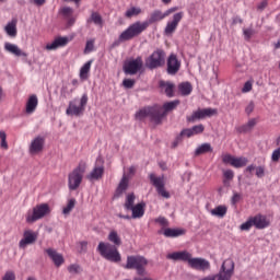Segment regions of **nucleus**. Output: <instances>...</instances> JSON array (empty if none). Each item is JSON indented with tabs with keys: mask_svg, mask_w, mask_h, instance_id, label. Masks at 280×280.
<instances>
[{
	"mask_svg": "<svg viewBox=\"0 0 280 280\" xmlns=\"http://www.w3.org/2000/svg\"><path fill=\"white\" fill-rule=\"evenodd\" d=\"M107 240L112 244L104 242L98 243L97 252L100 253L101 257H103L107 261H112L113 264H119V261H121V254H119V249H117V246H121V236H119L117 230H112L109 231Z\"/></svg>",
	"mask_w": 280,
	"mask_h": 280,
	"instance_id": "f257e3e1",
	"label": "nucleus"
},
{
	"mask_svg": "<svg viewBox=\"0 0 280 280\" xmlns=\"http://www.w3.org/2000/svg\"><path fill=\"white\" fill-rule=\"evenodd\" d=\"M163 12L161 11H154L151 14V18L148 21L141 22H135L131 25H129L118 37L119 43H126L128 40H132V38H137V36H141L148 27H150V23H156L159 21H163Z\"/></svg>",
	"mask_w": 280,
	"mask_h": 280,
	"instance_id": "f03ea898",
	"label": "nucleus"
},
{
	"mask_svg": "<svg viewBox=\"0 0 280 280\" xmlns=\"http://www.w3.org/2000/svg\"><path fill=\"white\" fill-rule=\"evenodd\" d=\"M148 267V260L141 255L127 256V262L122 266L125 270H136L140 277H145V268Z\"/></svg>",
	"mask_w": 280,
	"mask_h": 280,
	"instance_id": "7ed1b4c3",
	"label": "nucleus"
},
{
	"mask_svg": "<svg viewBox=\"0 0 280 280\" xmlns=\"http://www.w3.org/2000/svg\"><path fill=\"white\" fill-rule=\"evenodd\" d=\"M145 117H150L153 124L159 125L163 121V117H165V114L161 113V106L159 105L152 107H144L136 113V119H138V121H143Z\"/></svg>",
	"mask_w": 280,
	"mask_h": 280,
	"instance_id": "20e7f679",
	"label": "nucleus"
},
{
	"mask_svg": "<svg viewBox=\"0 0 280 280\" xmlns=\"http://www.w3.org/2000/svg\"><path fill=\"white\" fill-rule=\"evenodd\" d=\"M235 272V262L233 259H226L223 261L219 273L208 276L199 280H231Z\"/></svg>",
	"mask_w": 280,
	"mask_h": 280,
	"instance_id": "39448f33",
	"label": "nucleus"
},
{
	"mask_svg": "<svg viewBox=\"0 0 280 280\" xmlns=\"http://www.w3.org/2000/svg\"><path fill=\"white\" fill-rule=\"evenodd\" d=\"M86 104H89V95L83 94L80 100L74 98L69 102L68 108L66 109V114L70 115L71 117H80L84 115Z\"/></svg>",
	"mask_w": 280,
	"mask_h": 280,
	"instance_id": "423d86ee",
	"label": "nucleus"
},
{
	"mask_svg": "<svg viewBox=\"0 0 280 280\" xmlns=\"http://www.w3.org/2000/svg\"><path fill=\"white\" fill-rule=\"evenodd\" d=\"M84 172H86V163L81 162L68 175V187L71 191H75V189H78V187L82 185V178H84Z\"/></svg>",
	"mask_w": 280,
	"mask_h": 280,
	"instance_id": "0eeeda50",
	"label": "nucleus"
},
{
	"mask_svg": "<svg viewBox=\"0 0 280 280\" xmlns=\"http://www.w3.org/2000/svg\"><path fill=\"white\" fill-rule=\"evenodd\" d=\"M51 210L49 209L48 203H40L33 208V211H28L26 213V222L28 224H34V222H38V220H43L45 215H49Z\"/></svg>",
	"mask_w": 280,
	"mask_h": 280,
	"instance_id": "6e6552de",
	"label": "nucleus"
},
{
	"mask_svg": "<svg viewBox=\"0 0 280 280\" xmlns=\"http://www.w3.org/2000/svg\"><path fill=\"white\" fill-rule=\"evenodd\" d=\"M215 115H218L217 108H198L197 110L192 112L190 116H187L186 119L189 124H195V121L207 119V117H214Z\"/></svg>",
	"mask_w": 280,
	"mask_h": 280,
	"instance_id": "1a4fd4ad",
	"label": "nucleus"
},
{
	"mask_svg": "<svg viewBox=\"0 0 280 280\" xmlns=\"http://www.w3.org/2000/svg\"><path fill=\"white\" fill-rule=\"evenodd\" d=\"M145 65L148 69H159V67H163V65H165V50L156 49L153 51L147 59Z\"/></svg>",
	"mask_w": 280,
	"mask_h": 280,
	"instance_id": "9d476101",
	"label": "nucleus"
},
{
	"mask_svg": "<svg viewBox=\"0 0 280 280\" xmlns=\"http://www.w3.org/2000/svg\"><path fill=\"white\" fill-rule=\"evenodd\" d=\"M141 69H143V58L141 57L126 61L122 66L126 75H137Z\"/></svg>",
	"mask_w": 280,
	"mask_h": 280,
	"instance_id": "9b49d317",
	"label": "nucleus"
},
{
	"mask_svg": "<svg viewBox=\"0 0 280 280\" xmlns=\"http://www.w3.org/2000/svg\"><path fill=\"white\" fill-rule=\"evenodd\" d=\"M150 178V183L153 185V187H155L159 196H162V198H166L168 199L170 192L165 190V177L163 176H156V174L151 173L149 175Z\"/></svg>",
	"mask_w": 280,
	"mask_h": 280,
	"instance_id": "f8f14e48",
	"label": "nucleus"
},
{
	"mask_svg": "<svg viewBox=\"0 0 280 280\" xmlns=\"http://www.w3.org/2000/svg\"><path fill=\"white\" fill-rule=\"evenodd\" d=\"M183 16H185V13L183 12L175 13L173 15V20L166 23V26L164 28V34L166 36H172V34H174V32L178 30V24L180 23V21H183Z\"/></svg>",
	"mask_w": 280,
	"mask_h": 280,
	"instance_id": "ddd939ff",
	"label": "nucleus"
},
{
	"mask_svg": "<svg viewBox=\"0 0 280 280\" xmlns=\"http://www.w3.org/2000/svg\"><path fill=\"white\" fill-rule=\"evenodd\" d=\"M189 268H192V270H200L201 272H205L206 270L211 269V262L205 258H194L190 256V260H188Z\"/></svg>",
	"mask_w": 280,
	"mask_h": 280,
	"instance_id": "4468645a",
	"label": "nucleus"
},
{
	"mask_svg": "<svg viewBox=\"0 0 280 280\" xmlns=\"http://www.w3.org/2000/svg\"><path fill=\"white\" fill-rule=\"evenodd\" d=\"M180 60L175 54H171L166 60V71L168 75H176L180 71Z\"/></svg>",
	"mask_w": 280,
	"mask_h": 280,
	"instance_id": "2eb2a0df",
	"label": "nucleus"
},
{
	"mask_svg": "<svg viewBox=\"0 0 280 280\" xmlns=\"http://www.w3.org/2000/svg\"><path fill=\"white\" fill-rule=\"evenodd\" d=\"M38 240V233L32 231V230H26L23 233V238L19 243L20 248H27V246L32 244H36V241Z\"/></svg>",
	"mask_w": 280,
	"mask_h": 280,
	"instance_id": "dca6fc26",
	"label": "nucleus"
},
{
	"mask_svg": "<svg viewBox=\"0 0 280 280\" xmlns=\"http://www.w3.org/2000/svg\"><path fill=\"white\" fill-rule=\"evenodd\" d=\"M223 163H226L229 165H232V167H246V165L248 164V159L241 156V158H235L231 154H225L222 158Z\"/></svg>",
	"mask_w": 280,
	"mask_h": 280,
	"instance_id": "f3484780",
	"label": "nucleus"
},
{
	"mask_svg": "<svg viewBox=\"0 0 280 280\" xmlns=\"http://www.w3.org/2000/svg\"><path fill=\"white\" fill-rule=\"evenodd\" d=\"M104 176V160L97 158L92 172L86 176L88 180H100Z\"/></svg>",
	"mask_w": 280,
	"mask_h": 280,
	"instance_id": "a211bd4d",
	"label": "nucleus"
},
{
	"mask_svg": "<svg viewBox=\"0 0 280 280\" xmlns=\"http://www.w3.org/2000/svg\"><path fill=\"white\" fill-rule=\"evenodd\" d=\"M45 253L48 255L49 259H51L52 264L56 266V268H60L62 264H65V256L62 254L58 253V250L54 248H47L45 249Z\"/></svg>",
	"mask_w": 280,
	"mask_h": 280,
	"instance_id": "6ab92c4d",
	"label": "nucleus"
},
{
	"mask_svg": "<svg viewBox=\"0 0 280 280\" xmlns=\"http://www.w3.org/2000/svg\"><path fill=\"white\" fill-rule=\"evenodd\" d=\"M166 258L172 259L173 261H186L189 264V260L191 259V253L187 250L174 252L167 254Z\"/></svg>",
	"mask_w": 280,
	"mask_h": 280,
	"instance_id": "aec40b11",
	"label": "nucleus"
},
{
	"mask_svg": "<svg viewBox=\"0 0 280 280\" xmlns=\"http://www.w3.org/2000/svg\"><path fill=\"white\" fill-rule=\"evenodd\" d=\"M45 148V138L38 136L31 142L30 154H39V152Z\"/></svg>",
	"mask_w": 280,
	"mask_h": 280,
	"instance_id": "412c9836",
	"label": "nucleus"
},
{
	"mask_svg": "<svg viewBox=\"0 0 280 280\" xmlns=\"http://www.w3.org/2000/svg\"><path fill=\"white\" fill-rule=\"evenodd\" d=\"M68 44L69 37H57L52 43L47 44L45 49L47 51H55V49H58L59 47H67Z\"/></svg>",
	"mask_w": 280,
	"mask_h": 280,
	"instance_id": "4be33fe9",
	"label": "nucleus"
},
{
	"mask_svg": "<svg viewBox=\"0 0 280 280\" xmlns=\"http://www.w3.org/2000/svg\"><path fill=\"white\" fill-rule=\"evenodd\" d=\"M36 108H38V96L36 94H33L26 101L25 113L27 115H32L36 113Z\"/></svg>",
	"mask_w": 280,
	"mask_h": 280,
	"instance_id": "5701e85b",
	"label": "nucleus"
},
{
	"mask_svg": "<svg viewBox=\"0 0 280 280\" xmlns=\"http://www.w3.org/2000/svg\"><path fill=\"white\" fill-rule=\"evenodd\" d=\"M160 91L165 93L167 97H174V89L176 85L170 81H160L159 82Z\"/></svg>",
	"mask_w": 280,
	"mask_h": 280,
	"instance_id": "b1692460",
	"label": "nucleus"
},
{
	"mask_svg": "<svg viewBox=\"0 0 280 280\" xmlns=\"http://www.w3.org/2000/svg\"><path fill=\"white\" fill-rule=\"evenodd\" d=\"M4 49L9 52L12 54L13 56L19 57H23V58H27V52L21 50V48H19L18 45L12 44V43H4Z\"/></svg>",
	"mask_w": 280,
	"mask_h": 280,
	"instance_id": "393cba45",
	"label": "nucleus"
},
{
	"mask_svg": "<svg viewBox=\"0 0 280 280\" xmlns=\"http://www.w3.org/2000/svg\"><path fill=\"white\" fill-rule=\"evenodd\" d=\"M129 185H130V178H128V175H124L118 184V187L116 188V196L119 197L126 194Z\"/></svg>",
	"mask_w": 280,
	"mask_h": 280,
	"instance_id": "a878e982",
	"label": "nucleus"
},
{
	"mask_svg": "<svg viewBox=\"0 0 280 280\" xmlns=\"http://www.w3.org/2000/svg\"><path fill=\"white\" fill-rule=\"evenodd\" d=\"M250 218H252V222L256 229H266L270 224V222H268L266 217H264L261 214H257V215L250 217Z\"/></svg>",
	"mask_w": 280,
	"mask_h": 280,
	"instance_id": "bb28decb",
	"label": "nucleus"
},
{
	"mask_svg": "<svg viewBox=\"0 0 280 280\" xmlns=\"http://www.w3.org/2000/svg\"><path fill=\"white\" fill-rule=\"evenodd\" d=\"M133 220L143 218L145 215V202L136 205L131 210Z\"/></svg>",
	"mask_w": 280,
	"mask_h": 280,
	"instance_id": "cd10ccee",
	"label": "nucleus"
},
{
	"mask_svg": "<svg viewBox=\"0 0 280 280\" xmlns=\"http://www.w3.org/2000/svg\"><path fill=\"white\" fill-rule=\"evenodd\" d=\"M187 231L185 229H172V228H166L163 231V235L165 237H180V235H185Z\"/></svg>",
	"mask_w": 280,
	"mask_h": 280,
	"instance_id": "c85d7f7f",
	"label": "nucleus"
},
{
	"mask_svg": "<svg viewBox=\"0 0 280 280\" xmlns=\"http://www.w3.org/2000/svg\"><path fill=\"white\" fill-rule=\"evenodd\" d=\"M179 104H180V101L178 100L164 103L163 107H161V114L164 115L165 117L167 113H172V110H175V108H177Z\"/></svg>",
	"mask_w": 280,
	"mask_h": 280,
	"instance_id": "c756f323",
	"label": "nucleus"
},
{
	"mask_svg": "<svg viewBox=\"0 0 280 280\" xmlns=\"http://www.w3.org/2000/svg\"><path fill=\"white\" fill-rule=\"evenodd\" d=\"M255 126H257V118H252L247 121V124L238 127L237 132H240V133L250 132V130H253V128H255Z\"/></svg>",
	"mask_w": 280,
	"mask_h": 280,
	"instance_id": "7c9ffc66",
	"label": "nucleus"
},
{
	"mask_svg": "<svg viewBox=\"0 0 280 280\" xmlns=\"http://www.w3.org/2000/svg\"><path fill=\"white\" fill-rule=\"evenodd\" d=\"M208 152H213V147L211 143H202L195 150V156H200L202 154H208Z\"/></svg>",
	"mask_w": 280,
	"mask_h": 280,
	"instance_id": "2f4dec72",
	"label": "nucleus"
},
{
	"mask_svg": "<svg viewBox=\"0 0 280 280\" xmlns=\"http://www.w3.org/2000/svg\"><path fill=\"white\" fill-rule=\"evenodd\" d=\"M88 23H94L97 27H104V19H102V15L98 12H92Z\"/></svg>",
	"mask_w": 280,
	"mask_h": 280,
	"instance_id": "473e14b6",
	"label": "nucleus"
},
{
	"mask_svg": "<svg viewBox=\"0 0 280 280\" xmlns=\"http://www.w3.org/2000/svg\"><path fill=\"white\" fill-rule=\"evenodd\" d=\"M178 91L180 95L187 96L191 95V91H194V88L191 86V83L184 82L178 85Z\"/></svg>",
	"mask_w": 280,
	"mask_h": 280,
	"instance_id": "72a5a7b5",
	"label": "nucleus"
},
{
	"mask_svg": "<svg viewBox=\"0 0 280 280\" xmlns=\"http://www.w3.org/2000/svg\"><path fill=\"white\" fill-rule=\"evenodd\" d=\"M226 206H218L214 209L210 210V213L211 215H214V218H224V215H226Z\"/></svg>",
	"mask_w": 280,
	"mask_h": 280,
	"instance_id": "f704fd0d",
	"label": "nucleus"
},
{
	"mask_svg": "<svg viewBox=\"0 0 280 280\" xmlns=\"http://www.w3.org/2000/svg\"><path fill=\"white\" fill-rule=\"evenodd\" d=\"M4 31L8 34V36H11V38H15L18 34L16 21L13 20L12 22L8 23Z\"/></svg>",
	"mask_w": 280,
	"mask_h": 280,
	"instance_id": "c9c22d12",
	"label": "nucleus"
},
{
	"mask_svg": "<svg viewBox=\"0 0 280 280\" xmlns=\"http://www.w3.org/2000/svg\"><path fill=\"white\" fill-rule=\"evenodd\" d=\"M135 200H136L135 194L127 195L126 201L124 205L127 211H130L132 208H135Z\"/></svg>",
	"mask_w": 280,
	"mask_h": 280,
	"instance_id": "e433bc0d",
	"label": "nucleus"
},
{
	"mask_svg": "<svg viewBox=\"0 0 280 280\" xmlns=\"http://www.w3.org/2000/svg\"><path fill=\"white\" fill-rule=\"evenodd\" d=\"M91 65L93 61H88L80 70V78L86 80L89 78V71H91Z\"/></svg>",
	"mask_w": 280,
	"mask_h": 280,
	"instance_id": "4c0bfd02",
	"label": "nucleus"
},
{
	"mask_svg": "<svg viewBox=\"0 0 280 280\" xmlns=\"http://www.w3.org/2000/svg\"><path fill=\"white\" fill-rule=\"evenodd\" d=\"M74 208H75V199H69L67 206L62 210L63 215H69Z\"/></svg>",
	"mask_w": 280,
	"mask_h": 280,
	"instance_id": "58836bf2",
	"label": "nucleus"
},
{
	"mask_svg": "<svg viewBox=\"0 0 280 280\" xmlns=\"http://www.w3.org/2000/svg\"><path fill=\"white\" fill-rule=\"evenodd\" d=\"M139 14H141V9L132 7L126 11L125 16L132 19V16H139Z\"/></svg>",
	"mask_w": 280,
	"mask_h": 280,
	"instance_id": "ea45409f",
	"label": "nucleus"
},
{
	"mask_svg": "<svg viewBox=\"0 0 280 280\" xmlns=\"http://www.w3.org/2000/svg\"><path fill=\"white\" fill-rule=\"evenodd\" d=\"M95 50V38L89 39L85 44L84 54H91Z\"/></svg>",
	"mask_w": 280,
	"mask_h": 280,
	"instance_id": "a19ab883",
	"label": "nucleus"
},
{
	"mask_svg": "<svg viewBox=\"0 0 280 280\" xmlns=\"http://www.w3.org/2000/svg\"><path fill=\"white\" fill-rule=\"evenodd\" d=\"M253 226H254V223H253V219L250 217L246 222L241 224L240 229H241V231H250V229H253Z\"/></svg>",
	"mask_w": 280,
	"mask_h": 280,
	"instance_id": "79ce46f5",
	"label": "nucleus"
},
{
	"mask_svg": "<svg viewBox=\"0 0 280 280\" xmlns=\"http://www.w3.org/2000/svg\"><path fill=\"white\" fill-rule=\"evenodd\" d=\"M190 129L192 130L194 137H195V135H202V132H205V125H202V124L196 125Z\"/></svg>",
	"mask_w": 280,
	"mask_h": 280,
	"instance_id": "37998d69",
	"label": "nucleus"
},
{
	"mask_svg": "<svg viewBox=\"0 0 280 280\" xmlns=\"http://www.w3.org/2000/svg\"><path fill=\"white\" fill-rule=\"evenodd\" d=\"M242 200V194L240 192H233V196L231 198V205L232 207H237V202Z\"/></svg>",
	"mask_w": 280,
	"mask_h": 280,
	"instance_id": "c03bdc74",
	"label": "nucleus"
},
{
	"mask_svg": "<svg viewBox=\"0 0 280 280\" xmlns=\"http://www.w3.org/2000/svg\"><path fill=\"white\" fill-rule=\"evenodd\" d=\"M256 176L257 178H264V176H266V166H256Z\"/></svg>",
	"mask_w": 280,
	"mask_h": 280,
	"instance_id": "a18cd8bd",
	"label": "nucleus"
},
{
	"mask_svg": "<svg viewBox=\"0 0 280 280\" xmlns=\"http://www.w3.org/2000/svg\"><path fill=\"white\" fill-rule=\"evenodd\" d=\"M68 271L70 275H78L80 273V265L73 264L68 267Z\"/></svg>",
	"mask_w": 280,
	"mask_h": 280,
	"instance_id": "49530a36",
	"label": "nucleus"
},
{
	"mask_svg": "<svg viewBox=\"0 0 280 280\" xmlns=\"http://www.w3.org/2000/svg\"><path fill=\"white\" fill-rule=\"evenodd\" d=\"M61 13L63 14V16H66V19H69L70 16H73V9H71L70 7H65L63 9H61Z\"/></svg>",
	"mask_w": 280,
	"mask_h": 280,
	"instance_id": "de8ad7c7",
	"label": "nucleus"
},
{
	"mask_svg": "<svg viewBox=\"0 0 280 280\" xmlns=\"http://www.w3.org/2000/svg\"><path fill=\"white\" fill-rule=\"evenodd\" d=\"M225 180H233L235 178V173L232 170H226L223 172Z\"/></svg>",
	"mask_w": 280,
	"mask_h": 280,
	"instance_id": "09e8293b",
	"label": "nucleus"
},
{
	"mask_svg": "<svg viewBox=\"0 0 280 280\" xmlns=\"http://www.w3.org/2000/svg\"><path fill=\"white\" fill-rule=\"evenodd\" d=\"M136 81L133 79H125L122 81V86H125V89H132V86H135Z\"/></svg>",
	"mask_w": 280,
	"mask_h": 280,
	"instance_id": "8fccbe9b",
	"label": "nucleus"
},
{
	"mask_svg": "<svg viewBox=\"0 0 280 280\" xmlns=\"http://www.w3.org/2000/svg\"><path fill=\"white\" fill-rule=\"evenodd\" d=\"M180 137H187V139H190V137H194V131L191 128H186L180 131Z\"/></svg>",
	"mask_w": 280,
	"mask_h": 280,
	"instance_id": "3c124183",
	"label": "nucleus"
},
{
	"mask_svg": "<svg viewBox=\"0 0 280 280\" xmlns=\"http://www.w3.org/2000/svg\"><path fill=\"white\" fill-rule=\"evenodd\" d=\"M250 91H253V81H247L242 89V93H250Z\"/></svg>",
	"mask_w": 280,
	"mask_h": 280,
	"instance_id": "603ef678",
	"label": "nucleus"
},
{
	"mask_svg": "<svg viewBox=\"0 0 280 280\" xmlns=\"http://www.w3.org/2000/svg\"><path fill=\"white\" fill-rule=\"evenodd\" d=\"M243 34L245 36V40H250V38H253V34H255V32L252 28H244Z\"/></svg>",
	"mask_w": 280,
	"mask_h": 280,
	"instance_id": "864d4df0",
	"label": "nucleus"
},
{
	"mask_svg": "<svg viewBox=\"0 0 280 280\" xmlns=\"http://www.w3.org/2000/svg\"><path fill=\"white\" fill-rule=\"evenodd\" d=\"M2 280H16V275L14 271H7L2 277Z\"/></svg>",
	"mask_w": 280,
	"mask_h": 280,
	"instance_id": "5fc2aeb1",
	"label": "nucleus"
},
{
	"mask_svg": "<svg viewBox=\"0 0 280 280\" xmlns=\"http://www.w3.org/2000/svg\"><path fill=\"white\" fill-rule=\"evenodd\" d=\"M155 222L161 226H170V221H167L164 217H159L155 219Z\"/></svg>",
	"mask_w": 280,
	"mask_h": 280,
	"instance_id": "6e6d98bb",
	"label": "nucleus"
},
{
	"mask_svg": "<svg viewBox=\"0 0 280 280\" xmlns=\"http://www.w3.org/2000/svg\"><path fill=\"white\" fill-rule=\"evenodd\" d=\"M279 159H280V148L276 149L271 154V161H273V163H277Z\"/></svg>",
	"mask_w": 280,
	"mask_h": 280,
	"instance_id": "4d7b16f0",
	"label": "nucleus"
},
{
	"mask_svg": "<svg viewBox=\"0 0 280 280\" xmlns=\"http://www.w3.org/2000/svg\"><path fill=\"white\" fill-rule=\"evenodd\" d=\"M265 8H268V0H262L257 4L258 12H264Z\"/></svg>",
	"mask_w": 280,
	"mask_h": 280,
	"instance_id": "13d9d810",
	"label": "nucleus"
},
{
	"mask_svg": "<svg viewBox=\"0 0 280 280\" xmlns=\"http://www.w3.org/2000/svg\"><path fill=\"white\" fill-rule=\"evenodd\" d=\"M79 245H80V253H86V248H88V246H89V242H86V241H81V242L79 243Z\"/></svg>",
	"mask_w": 280,
	"mask_h": 280,
	"instance_id": "bf43d9fd",
	"label": "nucleus"
},
{
	"mask_svg": "<svg viewBox=\"0 0 280 280\" xmlns=\"http://www.w3.org/2000/svg\"><path fill=\"white\" fill-rule=\"evenodd\" d=\"M253 110H255V103L250 102V103L246 106L245 113H246L247 115H250V113H253Z\"/></svg>",
	"mask_w": 280,
	"mask_h": 280,
	"instance_id": "052dcab7",
	"label": "nucleus"
},
{
	"mask_svg": "<svg viewBox=\"0 0 280 280\" xmlns=\"http://www.w3.org/2000/svg\"><path fill=\"white\" fill-rule=\"evenodd\" d=\"M47 0H33L32 3H34V5H37L38 8H40V5H45Z\"/></svg>",
	"mask_w": 280,
	"mask_h": 280,
	"instance_id": "680f3d73",
	"label": "nucleus"
},
{
	"mask_svg": "<svg viewBox=\"0 0 280 280\" xmlns=\"http://www.w3.org/2000/svg\"><path fill=\"white\" fill-rule=\"evenodd\" d=\"M67 20H68V25L70 27L75 23V18H73V15H70V18H67Z\"/></svg>",
	"mask_w": 280,
	"mask_h": 280,
	"instance_id": "e2e57ef3",
	"label": "nucleus"
},
{
	"mask_svg": "<svg viewBox=\"0 0 280 280\" xmlns=\"http://www.w3.org/2000/svg\"><path fill=\"white\" fill-rule=\"evenodd\" d=\"M0 148L8 150V140H1Z\"/></svg>",
	"mask_w": 280,
	"mask_h": 280,
	"instance_id": "0e129e2a",
	"label": "nucleus"
},
{
	"mask_svg": "<svg viewBox=\"0 0 280 280\" xmlns=\"http://www.w3.org/2000/svg\"><path fill=\"white\" fill-rule=\"evenodd\" d=\"M257 166L255 164H250L249 166L246 167V172H254V170L256 171Z\"/></svg>",
	"mask_w": 280,
	"mask_h": 280,
	"instance_id": "69168bd1",
	"label": "nucleus"
},
{
	"mask_svg": "<svg viewBox=\"0 0 280 280\" xmlns=\"http://www.w3.org/2000/svg\"><path fill=\"white\" fill-rule=\"evenodd\" d=\"M135 174H137V167L130 166V167H129V175H130V176H135Z\"/></svg>",
	"mask_w": 280,
	"mask_h": 280,
	"instance_id": "338daca9",
	"label": "nucleus"
},
{
	"mask_svg": "<svg viewBox=\"0 0 280 280\" xmlns=\"http://www.w3.org/2000/svg\"><path fill=\"white\" fill-rule=\"evenodd\" d=\"M8 139V135H5V131H0V140H7Z\"/></svg>",
	"mask_w": 280,
	"mask_h": 280,
	"instance_id": "774afa93",
	"label": "nucleus"
}]
</instances>
